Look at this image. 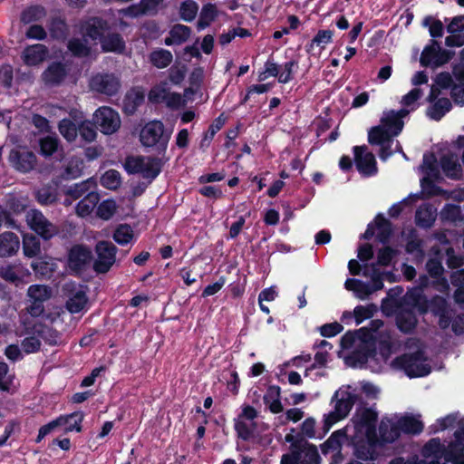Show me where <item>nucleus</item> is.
Wrapping results in <instances>:
<instances>
[{"label": "nucleus", "instance_id": "f257e3e1", "mask_svg": "<svg viewBox=\"0 0 464 464\" xmlns=\"http://www.w3.org/2000/svg\"><path fill=\"white\" fill-rule=\"evenodd\" d=\"M423 92L420 88H414L401 99L403 106L398 111H389L383 112L381 122L378 126L372 127L368 133V140L371 144L380 145V157L386 160L393 150L391 149L392 138L399 135L403 129L402 119L414 109L415 102L422 96Z\"/></svg>", "mask_w": 464, "mask_h": 464}, {"label": "nucleus", "instance_id": "f03ea898", "mask_svg": "<svg viewBox=\"0 0 464 464\" xmlns=\"http://www.w3.org/2000/svg\"><path fill=\"white\" fill-rule=\"evenodd\" d=\"M427 357L424 351L419 349L413 353H405L395 357L392 362V367L403 371L411 379L425 377L431 372L430 364L426 363Z\"/></svg>", "mask_w": 464, "mask_h": 464}, {"label": "nucleus", "instance_id": "7ed1b4c3", "mask_svg": "<svg viewBox=\"0 0 464 464\" xmlns=\"http://www.w3.org/2000/svg\"><path fill=\"white\" fill-rule=\"evenodd\" d=\"M338 396L339 392H335L332 397V402L335 401L334 410L324 415L323 432L319 436L320 439L325 436L335 423L348 416L358 398L356 394L349 392H343L341 397Z\"/></svg>", "mask_w": 464, "mask_h": 464}, {"label": "nucleus", "instance_id": "20e7f679", "mask_svg": "<svg viewBox=\"0 0 464 464\" xmlns=\"http://www.w3.org/2000/svg\"><path fill=\"white\" fill-rule=\"evenodd\" d=\"M170 139V133L165 130L160 121L148 122L140 130V140L145 147H155L159 151H165Z\"/></svg>", "mask_w": 464, "mask_h": 464}, {"label": "nucleus", "instance_id": "39448f33", "mask_svg": "<svg viewBox=\"0 0 464 464\" xmlns=\"http://www.w3.org/2000/svg\"><path fill=\"white\" fill-rule=\"evenodd\" d=\"M124 168L130 174H140L144 179H153L160 172L161 163L156 158L131 156L126 159Z\"/></svg>", "mask_w": 464, "mask_h": 464}, {"label": "nucleus", "instance_id": "423d86ee", "mask_svg": "<svg viewBox=\"0 0 464 464\" xmlns=\"http://www.w3.org/2000/svg\"><path fill=\"white\" fill-rule=\"evenodd\" d=\"M25 221L32 230L45 240L58 234V227L38 209L28 210L25 214Z\"/></svg>", "mask_w": 464, "mask_h": 464}, {"label": "nucleus", "instance_id": "0eeeda50", "mask_svg": "<svg viewBox=\"0 0 464 464\" xmlns=\"http://www.w3.org/2000/svg\"><path fill=\"white\" fill-rule=\"evenodd\" d=\"M93 122L96 128L106 135L115 133L121 127L119 113L107 106L101 107L94 112Z\"/></svg>", "mask_w": 464, "mask_h": 464}, {"label": "nucleus", "instance_id": "6e6552de", "mask_svg": "<svg viewBox=\"0 0 464 464\" xmlns=\"http://www.w3.org/2000/svg\"><path fill=\"white\" fill-rule=\"evenodd\" d=\"M121 86L118 75L112 72H98L90 80V88L99 93L113 96Z\"/></svg>", "mask_w": 464, "mask_h": 464}, {"label": "nucleus", "instance_id": "1a4fd4ad", "mask_svg": "<svg viewBox=\"0 0 464 464\" xmlns=\"http://www.w3.org/2000/svg\"><path fill=\"white\" fill-rule=\"evenodd\" d=\"M453 55V52L441 49L439 43L432 40L430 44L423 49L420 62L423 66L437 68L447 63Z\"/></svg>", "mask_w": 464, "mask_h": 464}, {"label": "nucleus", "instance_id": "9d476101", "mask_svg": "<svg viewBox=\"0 0 464 464\" xmlns=\"http://www.w3.org/2000/svg\"><path fill=\"white\" fill-rule=\"evenodd\" d=\"M64 291L68 295L65 306L71 314H77L83 310L88 302V286L70 282L65 284Z\"/></svg>", "mask_w": 464, "mask_h": 464}, {"label": "nucleus", "instance_id": "9b49d317", "mask_svg": "<svg viewBox=\"0 0 464 464\" xmlns=\"http://www.w3.org/2000/svg\"><path fill=\"white\" fill-rule=\"evenodd\" d=\"M84 416H85L84 413L80 411H73L70 414L60 415L56 419L48 422L47 424L43 425L39 429V431H41V435L47 436L55 428L64 426L66 423L69 422L70 419H74V424L65 427L64 432L65 433L72 432V431L81 432L82 430V423L84 420Z\"/></svg>", "mask_w": 464, "mask_h": 464}, {"label": "nucleus", "instance_id": "f8f14e48", "mask_svg": "<svg viewBox=\"0 0 464 464\" xmlns=\"http://www.w3.org/2000/svg\"><path fill=\"white\" fill-rule=\"evenodd\" d=\"M285 441L290 444L288 453H285L281 458V464H298L302 458L304 450L310 442L307 440L295 434V429L291 428L290 432L285 436Z\"/></svg>", "mask_w": 464, "mask_h": 464}, {"label": "nucleus", "instance_id": "ddd939ff", "mask_svg": "<svg viewBox=\"0 0 464 464\" xmlns=\"http://www.w3.org/2000/svg\"><path fill=\"white\" fill-rule=\"evenodd\" d=\"M370 277L371 282H363L356 278H348L344 283V286L348 291L354 293L355 296L361 300L366 299L372 293L383 288V284L380 278Z\"/></svg>", "mask_w": 464, "mask_h": 464}, {"label": "nucleus", "instance_id": "4468645a", "mask_svg": "<svg viewBox=\"0 0 464 464\" xmlns=\"http://www.w3.org/2000/svg\"><path fill=\"white\" fill-rule=\"evenodd\" d=\"M429 309L434 316L439 317L438 324L440 329L446 330L450 327L451 318L456 314L447 300L440 295L433 297L429 303Z\"/></svg>", "mask_w": 464, "mask_h": 464}, {"label": "nucleus", "instance_id": "2eb2a0df", "mask_svg": "<svg viewBox=\"0 0 464 464\" xmlns=\"http://www.w3.org/2000/svg\"><path fill=\"white\" fill-rule=\"evenodd\" d=\"M354 159L358 170L365 176H371L377 172L374 155L367 151L366 146H356L353 149Z\"/></svg>", "mask_w": 464, "mask_h": 464}, {"label": "nucleus", "instance_id": "dca6fc26", "mask_svg": "<svg viewBox=\"0 0 464 464\" xmlns=\"http://www.w3.org/2000/svg\"><path fill=\"white\" fill-rule=\"evenodd\" d=\"M12 165L19 171L28 172L32 170L36 163L35 155L28 150H12L9 154Z\"/></svg>", "mask_w": 464, "mask_h": 464}, {"label": "nucleus", "instance_id": "f3484780", "mask_svg": "<svg viewBox=\"0 0 464 464\" xmlns=\"http://www.w3.org/2000/svg\"><path fill=\"white\" fill-rule=\"evenodd\" d=\"M108 29V24L102 18L92 17L81 24V34L93 41L102 38L104 32Z\"/></svg>", "mask_w": 464, "mask_h": 464}, {"label": "nucleus", "instance_id": "a211bd4d", "mask_svg": "<svg viewBox=\"0 0 464 464\" xmlns=\"http://www.w3.org/2000/svg\"><path fill=\"white\" fill-rule=\"evenodd\" d=\"M347 427L339 429L334 431L330 437L320 445L322 453L326 456L331 452H335L336 455H342V447L343 442L347 440Z\"/></svg>", "mask_w": 464, "mask_h": 464}, {"label": "nucleus", "instance_id": "6ab92c4d", "mask_svg": "<svg viewBox=\"0 0 464 464\" xmlns=\"http://www.w3.org/2000/svg\"><path fill=\"white\" fill-rule=\"evenodd\" d=\"M402 430L399 424V419L392 421V419L383 418L379 425L380 439L382 443H392L401 435Z\"/></svg>", "mask_w": 464, "mask_h": 464}, {"label": "nucleus", "instance_id": "aec40b11", "mask_svg": "<svg viewBox=\"0 0 464 464\" xmlns=\"http://www.w3.org/2000/svg\"><path fill=\"white\" fill-rule=\"evenodd\" d=\"M396 326L400 332L411 334L416 329L418 319L412 309L401 308L395 316Z\"/></svg>", "mask_w": 464, "mask_h": 464}, {"label": "nucleus", "instance_id": "412c9836", "mask_svg": "<svg viewBox=\"0 0 464 464\" xmlns=\"http://www.w3.org/2000/svg\"><path fill=\"white\" fill-rule=\"evenodd\" d=\"M48 55V49L41 44L27 46L23 53L22 58L26 65L34 66L43 63Z\"/></svg>", "mask_w": 464, "mask_h": 464}, {"label": "nucleus", "instance_id": "4be33fe9", "mask_svg": "<svg viewBox=\"0 0 464 464\" xmlns=\"http://www.w3.org/2000/svg\"><path fill=\"white\" fill-rule=\"evenodd\" d=\"M396 263H392L391 265H374V266H371L368 268V273L372 274V277L380 278L381 282L383 284L384 281H388L390 283H395L401 280V274H398V269L394 267Z\"/></svg>", "mask_w": 464, "mask_h": 464}, {"label": "nucleus", "instance_id": "5701e85b", "mask_svg": "<svg viewBox=\"0 0 464 464\" xmlns=\"http://www.w3.org/2000/svg\"><path fill=\"white\" fill-rule=\"evenodd\" d=\"M67 71L62 63H53L42 73V80L46 85L60 84L66 77Z\"/></svg>", "mask_w": 464, "mask_h": 464}, {"label": "nucleus", "instance_id": "b1692460", "mask_svg": "<svg viewBox=\"0 0 464 464\" xmlns=\"http://www.w3.org/2000/svg\"><path fill=\"white\" fill-rule=\"evenodd\" d=\"M378 420V413L371 408L357 409L352 419L355 430H362L366 427L375 426Z\"/></svg>", "mask_w": 464, "mask_h": 464}, {"label": "nucleus", "instance_id": "393cba45", "mask_svg": "<svg viewBox=\"0 0 464 464\" xmlns=\"http://www.w3.org/2000/svg\"><path fill=\"white\" fill-rule=\"evenodd\" d=\"M440 166L445 175L450 179H458L462 173L457 154L448 152L440 158Z\"/></svg>", "mask_w": 464, "mask_h": 464}, {"label": "nucleus", "instance_id": "a878e982", "mask_svg": "<svg viewBox=\"0 0 464 464\" xmlns=\"http://www.w3.org/2000/svg\"><path fill=\"white\" fill-rule=\"evenodd\" d=\"M377 355L376 345L359 344L358 347L353 351L349 355L348 360L352 362L353 366L364 365L369 359H372Z\"/></svg>", "mask_w": 464, "mask_h": 464}, {"label": "nucleus", "instance_id": "bb28decb", "mask_svg": "<svg viewBox=\"0 0 464 464\" xmlns=\"http://www.w3.org/2000/svg\"><path fill=\"white\" fill-rule=\"evenodd\" d=\"M20 248L19 237L13 232L0 234V257H9Z\"/></svg>", "mask_w": 464, "mask_h": 464}, {"label": "nucleus", "instance_id": "cd10ccee", "mask_svg": "<svg viewBox=\"0 0 464 464\" xmlns=\"http://www.w3.org/2000/svg\"><path fill=\"white\" fill-rule=\"evenodd\" d=\"M378 311V306L375 304H368L366 305H357L354 307L353 312L345 311L343 314L342 320L345 318L354 317L356 325L361 324L364 320L372 318Z\"/></svg>", "mask_w": 464, "mask_h": 464}, {"label": "nucleus", "instance_id": "c85d7f7f", "mask_svg": "<svg viewBox=\"0 0 464 464\" xmlns=\"http://www.w3.org/2000/svg\"><path fill=\"white\" fill-rule=\"evenodd\" d=\"M101 46L103 52L122 53L125 50V42L121 34L111 33L101 38Z\"/></svg>", "mask_w": 464, "mask_h": 464}, {"label": "nucleus", "instance_id": "c756f323", "mask_svg": "<svg viewBox=\"0 0 464 464\" xmlns=\"http://www.w3.org/2000/svg\"><path fill=\"white\" fill-rule=\"evenodd\" d=\"M445 448L439 438H432L423 446L421 454L426 459L431 458L430 460H440L444 459Z\"/></svg>", "mask_w": 464, "mask_h": 464}, {"label": "nucleus", "instance_id": "7c9ffc66", "mask_svg": "<svg viewBox=\"0 0 464 464\" xmlns=\"http://www.w3.org/2000/svg\"><path fill=\"white\" fill-rule=\"evenodd\" d=\"M191 34V29L184 24H175L169 31V35L165 38L166 45L181 44L185 43Z\"/></svg>", "mask_w": 464, "mask_h": 464}, {"label": "nucleus", "instance_id": "2f4dec72", "mask_svg": "<svg viewBox=\"0 0 464 464\" xmlns=\"http://www.w3.org/2000/svg\"><path fill=\"white\" fill-rule=\"evenodd\" d=\"M47 15L45 8L42 5H34L24 8L20 14V21L24 24L41 22Z\"/></svg>", "mask_w": 464, "mask_h": 464}, {"label": "nucleus", "instance_id": "473e14b6", "mask_svg": "<svg viewBox=\"0 0 464 464\" xmlns=\"http://www.w3.org/2000/svg\"><path fill=\"white\" fill-rule=\"evenodd\" d=\"M444 459L452 464H464V444L461 440L455 439L454 441L445 448Z\"/></svg>", "mask_w": 464, "mask_h": 464}, {"label": "nucleus", "instance_id": "72a5a7b5", "mask_svg": "<svg viewBox=\"0 0 464 464\" xmlns=\"http://www.w3.org/2000/svg\"><path fill=\"white\" fill-rule=\"evenodd\" d=\"M437 217L436 209L430 205H421L416 211V223L422 227H430Z\"/></svg>", "mask_w": 464, "mask_h": 464}, {"label": "nucleus", "instance_id": "f704fd0d", "mask_svg": "<svg viewBox=\"0 0 464 464\" xmlns=\"http://www.w3.org/2000/svg\"><path fill=\"white\" fill-rule=\"evenodd\" d=\"M399 424L404 434L418 435L424 429L422 421L412 415H405L399 418Z\"/></svg>", "mask_w": 464, "mask_h": 464}, {"label": "nucleus", "instance_id": "c9c22d12", "mask_svg": "<svg viewBox=\"0 0 464 464\" xmlns=\"http://www.w3.org/2000/svg\"><path fill=\"white\" fill-rule=\"evenodd\" d=\"M218 11L215 5L210 3L204 5L201 8L199 18L197 23L198 30H203L209 26L218 17Z\"/></svg>", "mask_w": 464, "mask_h": 464}, {"label": "nucleus", "instance_id": "e433bc0d", "mask_svg": "<svg viewBox=\"0 0 464 464\" xmlns=\"http://www.w3.org/2000/svg\"><path fill=\"white\" fill-rule=\"evenodd\" d=\"M23 250L27 258L41 257L40 240L32 234H25L23 237Z\"/></svg>", "mask_w": 464, "mask_h": 464}, {"label": "nucleus", "instance_id": "4c0bfd02", "mask_svg": "<svg viewBox=\"0 0 464 464\" xmlns=\"http://www.w3.org/2000/svg\"><path fill=\"white\" fill-rule=\"evenodd\" d=\"M67 46L74 56L87 57L91 54V45L84 36L72 38Z\"/></svg>", "mask_w": 464, "mask_h": 464}, {"label": "nucleus", "instance_id": "58836bf2", "mask_svg": "<svg viewBox=\"0 0 464 464\" xmlns=\"http://www.w3.org/2000/svg\"><path fill=\"white\" fill-rule=\"evenodd\" d=\"M99 195L95 192H90L76 206V213L80 217L90 215L99 202Z\"/></svg>", "mask_w": 464, "mask_h": 464}, {"label": "nucleus", "instance_id": "ea45409f", "mask_svg": "<svg viewBox=\"0 0 464 464\" xmlns=\"http://www.w3.org/2000/svg\"><path fill=\"white\" fill-rule=\"evenodd\" d=\"M35 333L49 345L62 343V334L53 327L41 324L39 328H35Z\"/></svg>", "mask_w": 464, "mask_h": 464}, {"label": "nucleus", "instance_id": "a19ab883", "mask_svg": "<svg viewBox=\"0 0 464 464\" xmlns=\"http://www.w3.org/2000/svg\"><path fill=\"white\" fill-rule=\"evenodd\" d=\"M35 198L41 205H52L58 200V190L54 186H44L35 192Z\"/></svg>", "mask_w": 464, "mask_h": 464}, {"label": "nucleus", "instance_id": "79ce46f5", "mask_svg": "<svg viewBox=\"0 0 464 464\" xmlns=\"http://www.w3.org/2000/svg\"><path fill=\"white\" fill-rule=\"evenodd\" d=\"M144 102V92L140 89H132L125 96L124 108L129 113H133Z\"/></svg>", "mask_w": 464, "mask_h": 464}, {"label": "nucleus", "instance_id": "37998d69", "mask_svg": "<svg viewBox=\"0 0 464 464\" xmlns=\"http://www.w3.org/2000/svg\"><path fill=\"white\" fill-rule=\"evenodd\" d=\"M173 60L172 53L165 49H158L150 54V63L157 68L162 69L169 66Z\"/></svg>", "mask_w": 464, "mask_h": 464}, {"label": "nucleus", "instance_id": "c03bdc74", "mask_svg": "<svg viewBox=\"0 0 464 464\" xmlns=\"http://www.w3.org/2000/svg\"><path fill=\"white\" fill-rule=\"evenodd\" d=\"M376 237L380 242H386L392 234V225L389 220L378 215L374 220Z\"/></svg>", "mask_w": 464, "mask_h": 464}, {"label": "nucleus", "instance_id": "a18cd8bd", "mask_svg": "<svg viewBox=\"0 0 464 464\" xmlns=\"http://www.w3.org/2000/svg\"><path fill=\"white\" fill-rule=\"evenodd\" d=\"M375 450L376 447L361 440L354 446V455L361 460H374L377 456Z\"/></svg>", "mask_w": 464, "mask_h": 464}, {"label": "nucleus", "instance_id": "49530a36", "mask_svg": "<svg viewBox=\"0 0 464 464\" xmlns=\"http://www.w3.org/2000/svg\"><path fill=\"white\" fill-rule=\"evenodd\" d=\"M451 102L447 98L439 99L432 106L428 109V115L436 121L440 120L446 112L450 111Z\"/></svg>", "mask_w": 464, "mask_h": 464}, {"label": "nucleus", "instance_id": "de8ad7c7", "mask_svg": "<svg viewBox=\"0 0 464 464\" xmlns=\"http://www.w3.org/2000/svg\"><path fill=\"white\" fill-rule=\"evenodd\" d=\"M436 86L433 85L430 89V93L429 95V101H434L440 93V88L447 89L452 84V77L449 72H440L437 75L435 79Z\"/></svg>", "mask_w": 464, "mask_h": 464}, {"label": "nucleus", "instance_id": "09e8293b", "mask_svg": "<svg viewBox=\"0 0 464 464\" xmlns=\"http://www.w3.org/2000/svg\"><path fill=\"white\" fill-rule=\"evenodd\" d=\"M83 160L79 157H72L65 164L63 176L65 179H76L81 176Z\"/></svg>", "mask_w": 464, "mask_h": 464}, {"label": "nucleus", "instance_id": "8fccbe9b", "mask_svg": "<svg viewBox=\"0 0 464 464\" xmlns=\"http://www.w3.org/2000/svg\"><path fill=\"white\" fill-rule=\"evenodd\" d=\"M96 253L100 261L114 260L116 257L117 247L109 241H101L96 245Z\"/></svg>", "mask_w": 464, "mask_h": 464}, {"label": "nucleus", "instance_id": "3c124183", "mask_svg": "<svg viewBox=\"0 0 464 464\" xmlns=\"http://www.w3.org/2000/svg\"><path fill=\"white\" fill-rule=\"evenodd\" d=\"M198 12V5L194 0H185L180 4L179 14L185 22L193 21Z\"/></svg>", "mask_w": 464, "mask_h": 464}, {"label": "nucleus", "instance_id": "603ef678", "mask_svg": "<svg viewBox=\"0 0 464 464\" xmlns=\"http://www.w3.org/2000/svg\"><path fill=\"white\" fill-rule=\"evenodd\" d=\"M302 458L298 461V464H321L322 458L318 452L317 447L313 444H307V447L304 450Z\"/></svg>", "mask_w": 464, "mask_h": 464}, {"label": "nucleus", "instance_id": "864d4df0", "mask_svg": "<svg viewBox=\"0 0 464 464\" xmlns=\"http://www.w3.org/2000/svg\"><path fill=\"white\" fill-rule=\"evenodd\" d=\"M60 133L68 141L75 140L78 133V127L69 119H63L59 122Z\"/></svg>", "mask_w": 464, "mask_h": 464}, {"label": "nucleus", "instance_id": "5fc2aeb1", "mask_svg": "<svg viewBox=\"0 0 464 464\" xmlns=\"http://www.w3.org/2000/svg\"><path fill=\"white\" fill-rule=\"evenodd\" d=\"M409 303L416 307L420 314H424L429 310V300L427 297L420 292H411L409 295Z\"/></svg>", "mask_w": 464, "mask_h": 464}, {"label": "nucleus", "instance_id": "6e6d98bb", "mask_svg": "<svg viewBox=\"0 0 464 464\" xmlns=\"http://www.w3.org/2000/svg\"><path fill=\"white\" fill-rule=\"evenodd\" d=\"M92 258V251L83 245L73 246L69 252L68 261H89Z\"/></svg>", "mask_w": 464, "mask_h": 464}, {"label": "nucleus", "instance_id": "4d7b16f0", "mask_svg": "<svg viewBox=\"0 0 464 464\" xmlns=\"http://www.w3.org/2000/svg\"><path fill=\"white\" fill-rule=\"evenodd\" d=\"M101 183L109 189H116L121 185V175L117 170H107L101 178Z\"/></svg>", "mask_w": 464, "mask_h": 464}, {"label": "nucleus", "instance_id": "13d9d810", "mask_svg": "<svg viewBox=\"0 0 464 464\" xmlns=\"http://www.w3.org/2000/svg\"><path fill=\"white\" fill-rule=\"evenodd\" d=\"M315 424L316 421L314 418L308 417L306 418L300 426V431L295 430V434L298 436H302L304 439H314L316 437L315 432Z\"/></svg>", "mask_w": 464, "mask_h": 464}, {"label": "nucleus", "instance_id": "bf43d9fd", "mask_svg": "<svg viewBox=\"0 0 464 464\" xmlns=\"http://www.w3.org/2000/svg\"><path fill=\"white\" fill-rule=\"evenodd\" d=\"M8 372L9 366L4 362H0V391L2 392H9L11 391L14 376Z\"/></svg>", "mask_w": 464, "mask_h": 464}, {"label": "nucleus", "instance_id": "052dcab7", "mask_svg": "<svg viewBox=\"0 0 464 464\" xmlns=\"http://www.w3.org/2000/svg\"><path fill=\"white\" fill-rule=\"evenodd\" d=\"M93 181L91 179H87L83 182L74 184L67 188L65 194L72 198V200H75L82 197L85 192H87L91 186L93 185Z\"/></svg>", "mask_w": 464, "mask_h": 464}, {"label": "nucleus", "instance_id": "680f3d73", "mask_svg": "<svg viewBox=\"0 0 464 464\" xmlns=\"http://www.w3.org/2000/svg\"><path fill=\"white\" fill-rule=\"evenodd\" d=\"M40 150L44 156L53 155L58 149L59 140L56 137L47 136L40 140Z\"/></svg>", "mask_w": 464, "mask_h": 464}, {"label": "nucleus", "instance_id": "e2e57ef3", "mask_svg": "<svg viewBox=\"0 0 464 464\" xmlns=\"http://www.w3.org/2000/svg\"><path fill=\"white\" fill-rule=\"evenodd\" d=\"M234 430L237 438L245 441L249 440L253 435V429H251L245 420L239 418L234 419Z\"/></svg>", "mask_w": 464, "mask_h": 464}, {"label": "nucleus", "instance_id": "0e129e2a", "mask_svg": "<svg viewBox=\"0 0 464 464\" xmlns=\"http://www.w3.org/2000/svg\"><path fill=\"white\" fill-rule=\"evenodd\" d=\"M428 275L435 279L437 283L447 285V280L444 277V267L442 263H426Z\"/></svg>", "mask_w": 464, "mask_h": 464}, {"label": "nucleus", "instance_id": "69168bd1", "mask_svg": "<svg viewBox=\"0 0 464 464\" xmlns=\"http://www.w3.org/2000/svg\"><path fill=\"white\" fill-rule=\"evenodd\" d=\"M116 209L117 205L114 200H104L98 206L97 215L99 218L108 220L114 215Z\"/></svg>", "mask_w": 464, "mask_h": 464}, {"label": "nucleus", "instance_id": "338daca9", "mask_svg": "<svg viewBox=\"0 0 464 464\" xmlns=\"http://www.w3.org/2000/svg\"><path fill=\"white\" fill-rule=\"evenodd\" d=\"M95 127L91 121H85L78 126V132L85 141L92 142L97 137Z\"/></svg>", "mask_w": 464, "mask_h": 464}, {"label": "nucleus", "instance_id": "774afa93", "mask_svg": "<svg viewBox=\"0 0 464 464\" xmlns=\"http://www.w3.org/2000/svg\"><path fill=\"white\" fill-rule=\"evenodd\" d=\"M133 237V231L129 225H121L114 232L113 238L119 244H127Z\"/></svg>", "mask_w": 464, "mask_h": 464}]
</instances>
